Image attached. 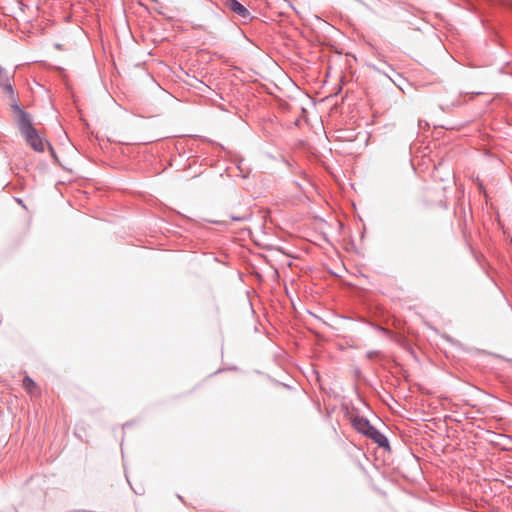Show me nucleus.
Listing matches in <instances>:
<instances>
[{
    "label": "nucleus",
    "mask_w": 512,
    "mask_h": 512,
    "mask_svg": "<svg viewBox=\"0 0 512 512\" xmlns=\"http://www.w3.org/2000/svg\"><path fill=\"white\" fill-rule=\"evenodd\" d=\"M15 110L17 113L18 128L21 134L24 136L27 144L33 150L37 152H43L44 142L38 131L33 127L31 116L18 106L15 107Z\"/></svg>",
    "instance_id": "f257e3e1"
},
{
    "label": "nucleus",
    "mask_w": 512,
    "mask_h": 512,
    "mask_svg": "<svg viewBox=\"0 0 512 512\" xmlns=\"http://www.w3.org/2000/svg\"><path fill=\"white\" fill-rule=\"evenodd\" d=\"M353 427L360 433L368 436L372 440H374L381 447H388L387 438L377 431L373 426L370 425L368 420L363 417H354L352 419Z\"/></svg>",
    "instance_id": "f03ea898"
},
{
    "label": "nucleus",
    "mask_w": 512,
    "mask_h": 512,
    "mask_svg": "<svg viewBox=\"0 0 512 512\" xmlns=\"http://www.w3.org/2000/svg\"><path fill=\"white\" fill-rule=\"evenodd\" d=\"M225 7L230 11L236 13L242 19L247 20L250 19V12L237 0H226Z\"/></svg>",
    "instance_id": "7ed1b4c3"
},
{
    "label": "nucleus",
    "mask_w": 512,
    "mask_h": 512,
    "mask_svg": "<svg viewBox=\"0 0 512 512\" xmlns=\"http://www.w3.org/2000/svg\"><path fill=\"white\" fill-rule=\"evenodd\" d=\"M23 387L27 391V393H29L31 396H39L40 395V389H39L38 385L29 376H26L23 379Z\"/></svg>",
    "instance_id": "20e7f679"
},
{
    "label": "nucleus",
    "mask_w": 512,
    "mask_h": 512,
    "mask_svg": "<svg viewBox=\"0 0 512 512\" xmlns=\"http://www.w3.org/2000/svg\"><path fill=\"white\" fill-rule=\"evenodd\" d=\"M1 85H2L3 89H4L6 92H8V93H10V94H12V93H13L12 86H11V84L9 83V81H8V79H7V78H6V79H3V81L1 82Z\"/></svg>",
    "instance_id": "39448f33"
}]
</instances>
